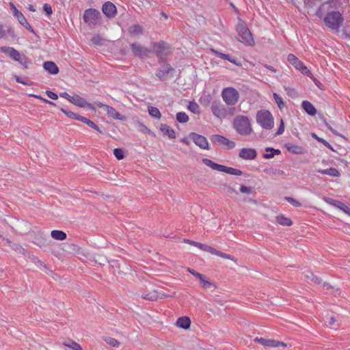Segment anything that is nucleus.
Segmentation results:
<instances>
[{"label":"nucleus","mask_w":350,"mask_h":350,"mask_svg":"<svg viewBox=\"0 0 350 350\" xmlns=\"http://www.w3.org/2000/svg\"><path fill=\"white\" fill-rule=\"evenodd\" d=\"M25 228L26 239L36 245L42 247L48 245V240L44 237L43 233L36 226L31 227V224L26 221L23 228Z\"/></svg>","instance_id":"nucleus-1"},{"label":"nucleus","mask_w":350,"mask_h":350,"mask_svg":"<svg viewBox=\"0 0 350 350\" xmlns=\"http://www.w3.org/2000/svg\"><path fill=\"white\" fill-rule=\"evenodd\" d=\"M233 128L237 133L243 137L250 136L253 132L250 120L247 116L239 115L232 122Z\"/></svg>","instance_id":"nucleus-2"},{"label":"nucleus","mask_w":350,"mask_h":350,"mask_svg":"<svg viewBox=\"0 0 350 350\" xmlns=\"http://www.w3.org/2000/svg\"><path fill=\"white\" fill-rule=\"evenodd\" d=\"M202 162L204 165L210 167L213 170L219 172H222L227 173L228 174L235 176H241L243 174V172L241 171L240 170L216 163L208 159H203Z\"/></svg>","instance_id":"nucleus-3"},{"label":"nucleus","mask_w":350,"mask_h":350,"mask_svg":"<svg viewBox=\"0 0 350 350\" xmlns=\"http://www.w3.org/2000/svg\"><path fill=\"white\" fill-rule=\"evenodd\" d=\"M256 122L263 129L267 130L271 129L274 125L273 116L267 110H261L257 113Z\"/></svg>","instance_id":"nucleus-4"},{"label":"nucleus","mask_w":350,"mask_h":350,"mask_svg":"<svg viewBox=\"0 0 350 350\" xmlns=\"http://www.w3.org/2000/svg\"><path fill=\"white\" fill-rule=\"evenodd\" d=\"M83 18L90 28H94L100 23L101 15L97 10L89 8L85 10Z\"/></svg>","instance_id":"nucleus-5"},{"label":"nucleus","mask_w":350,"mask_h":350,"mask_svg":"<svg viewBox=\"0 0 350 350\" xmlns=\"http://www.w3.org/2000/svg\"><path fill=\"white\" fill-rule=\"evenodd\" d=\"M343 18L339 12H331L324 18V23L329 28L336 30L342 25Z\"/></svg>","instance_id":"nucleus-6"},{"label":"nucleus","mask_w":350,"mask_h":350,"mask_svg":"<svg viewBox=\"0 0 350 350\" xmlns=\"http://www.w3.org/2000/svg\"><path fill=\"white\" fill-rule=\"evenodd\" d=\"M237 31L241 38V41L242 42L250 46L254 44L252 35L244 22L241 21L238 23L237 26Z\"/></svg>","instance_id":"nucleus-7"},{"label":"nucleus","mask_w":350,"mask_h":350,"mask_svg":"<svg viewBox=\"0 0 350 350\" xmlns=\"http://www.w3.org/2000/svg\"><path fill=\"white\" fill-rule=\"evenodd\" d=\"M212 143L223 147L224 149L230 150L235 147V143L220 135H212L210 137Z\"/></svg>","instance_id":"nucleus-8"},{"label":"nucleus","mask_w":350,"mask_h":350,"mask_svg":"<svg viewBox=\"0 0 350 350\" xmlns=\"http://www.w3.org/2000/svg\"><path fill=\"white\" fill-rule=\"evenodd\" d=\"M170 46L163 42L154 43L153 50L160 60L163 59L171 53Z\"/></svg>","instance_id":"nucleus-9"},{"label":"nucleus","mask_w":350,"mask_h":350,"mask_svg":"<svg viewBox=\"0 0 350 350\" xmlns=\"http://www.w3.org/2000/svg\"><path fill=\"white\" fill-rule=\"evenodd\" d=\"M221 96L228 105H233L238 101L239 93L237 89H223Z\"/></svg>","instance_id":"nucleus-10"},{"label":"nucleus","mask_w":350,"mask_h":350,"mask_svg":"<svg viewBox=\"0 0 350 350\" xmlns=\"http://www.w3.org/2000/svg\"><path fill=\"white\" fill-rule=\"evenodd\" d=\"M94 104L96 105L98 107L103 108L104 109V111L107 113V114L109 116L113 118V119L120 120H124L125 119V118L123 116H122L113 107H112L109 105L103 104L98 101H95Z\"/></svg>","instance_id":"nucleus-11"},{"label":"nucleus","mask_w":350,"mask_h":350,"mask_svg":"<svg viewBox=\"0 0 350 350\" xmlns=\"http://www.w3.org/2000/svg\"><path fill=\"white\" fill-rule=\"evenodd\" d=\"M175 70L170 64H163L161 69L157 73V76L161 80H167L168 78H172L174 77V73Z\"/></svg>","instance_id":"nucleus-12"},{"label":"nucleus","mask_w":350,"mask_h":350,"mask_svg":"<svg viewBox=\"0 0 350 350\" xmlns=\"http://www.w3.org/2000/svg\"><path fill=\"white\" fill-rule=\"evenodd\" d=\"M211 109L213 113L219 119H224L227 116V111L226 108L219 102H213Z\"/></svg>","instance_id":"nucleus-13"},{"label":"nucleus","mask_w":350,"mask_h":350,"mask_svg":"<svg viewBox=\"0 0 350 350\" xmlns=\"http://www.w3.org/2000/svg\"><path fill=\"white\" fill-rule=\"evenodd\" d=\"M68 100L72 104L79 107H83L85 106H87L90 109H95L92 104L88 103L84 98H81L80 96L77 94L69 96V98H68Z\"/></svg>","instance_id":"nucleus-14"},{"label":"nucleus","mask_w":350,"mask_h":350,"mask_svg":"<svg viewBox=\"0 0 350 350\" xmlns=\"http://www.w3.org/2000/svg\"><path fill=\"white\" fill-rule=\"evenodd\" d=\"M189 137L202 149H208V142L205 137L196 133H191Z\"/></svg>","instance_id":"nucleus-15"},{"label":"nucleus","mask_w":350,"mask_h":350,"mask_svg":"<svg viewBox=\"0 0 350 350\" xmlns=\"http://www.w3.org/2000/svg\"><path fill=\"white\" fill-rule=\"evenodd\" d=\"M131 47L133 54L135 56L139 57L140 58L147 57L148 54L150 53V51L149 49L140 45L138 43H133L131 45Z\"/></svg>","instance_id":"nucleus-16"},{"label":"nucleus","mask_w":350,"mask_h":350,"mask_svg":"<svg viewBox=\"0 0 350 350\" xmlns=\"http://www.w3.org/2000/svg\"><path fill=\"white\" fill-rule=\"evenodd\" d=\"M324 200L329 204L336 206L343 211L345 213L350 216V208L343 202L329 198H325Z\"/></svg>","instance_id":"nucleus-17"},{"label":"nucleus","mask_w":350,"mask_h":350,"mask_svg":"<svg viewBox=\"0 0 350 350\" xmlns=\"http://www.w3.org/2000/svg\"><path fill=\"white\" fill-rule=\"evenodd\" d=\"M239 157L245 160H253L257 157L256 150L254 148H242L239 154Z\"/></svg>","instance_id":"nucleus-18"},{"label":"nucleus","mask_w":350,"mask_h":350,"mask_svg":"<svg viewBox=\"0 0 350 350\" xmlns=\"http://www.w3.org/2000/svg\"><path fill=\"white\" fill-rule=\"evenodd\" d=\"M103 12L109 18H112L116 14V7L111 2H105L102 7Z\"/></svg>","instance_id":"nucleus-19"},{"label":"nucleus","mask_w":350,"mask_h":350,"mask_svg":"<svg viewBox=\"0 0 350 350\" xmlns=\"http://www.w3.org/2000/svg\"><path fill=\"white\" fill-rule=\"evenodd\" d=\"M338 5V3L335 0H329L325 3H323L317 10L316 14L321 18L323 16L324 12L326 9H329V8H336Z\"/></svg>","instance_id":"nucleus-20"},{"label":"nucleus","mask_w":350,"mask_h":350,"mask_svg":"<svg viewBox=\"0 0 350 350\" xmlns=\"http://www.w3.org/2000/svg\"><path fill=\"white\" fill-rule=\"evenodd\" d=\"M0 52H2L8 55H9L11 58L16 61H20L21 55L20 53L15 50L14 49L9 46H2L0 47Z\"/></svg>","instance_id":"nucleus-21"},{"label":"nucleus","mask_w":350,"mask_h":350,"mask_svg":"<svg viewBox=\"0 0 350 350\" xmlns=\"http://www.w3.org/2000/svg\"><path fill=\"white\" fill-rule=\"evenodd\" d=\"M62 250L68 254H79L80 253V247L76 244L71 243H65L63 244Z\"/></svg>","instance_id":"nucleus-22"},{"label":"nucleus","mask_w":350,"mask_h":350,"mask_svg":"<svg viewBox=\"0 0 350 350\" xmlns=\"http://www.w3.org/2000/svg\"><path fill=\"white\" fill-rule=\"evenodd\" d=\"M285 147L288 152L295 154H303L306 152L305 148L301 146L288 143L285 144Z\"/></svg>","instance_id":"nucleus-23"},{"label":"nucleus","mask_w":350,"mask_h":350,"mask_svg":"<svg viewBox=\"0 0 350 350\" xmlns=\"http://www.w3.org/2000/svg\"><path fill=\"white\" fill-rule=\"evenodd\" d=\"M160 130L163 135H167L170 139L176 138V133L170 126L165 124H161L160 125Z\"/></svg>","instance_id":"nucleus-24"},{"label":"nucleus","mask_w":350,"mask_h":350,"mask_svg":"<svg viewBox=\"0 0 350 350\" xmlns=\"http://www.w3.org/2000/svg\"><path fill=\"white\" fill-rule=\"evenodd\" d=\"M45 70L52 75H56L59 72L57 66L53 62H46L43 64Z\"/></svg>","instance_id":"nucleus-25"},{"label":"nucleus","mask_w":350,"mask_h":350,"mask_svg":"<svg viewBox=\"0 0 350 350\" xmlns=\"http://www.w3.org/2000/svg\"><path fill=\"white\" fill-rule=\"evenodd\" d=\"M176 324L180 328L187 329L190 327L191 320L187 317H181L178 319Z\"/></svg>","instance_id":"nucleus-26"},{"label":"nucleus","mask_w":350,"mask_h":350,"mask_svg":"<svg viewBox=\"0 0 350 350\" xmlns=\"http://www.w3.org/2000/svg\"><path fill=\"white\" fill-rule=\"evenodd\" d=\"M301 107L310 116H314L317 113L315 107L308 100H304L301 103Z\"/></svg>","instance_id":"nucleus-27"},{"label":"nucleus","mask_w":350,"mask_h":350,"mask_svg":"<svg viewBox=\"0 0 350 350\" xmlns=\"http://www.w3.org/2000/svg\"><path fill=\"white\" fill-rule=\"evenodd\" d=\"M317 172L321 174H326L332 177H339L340 176L338 170L334 167H330L325 170H317Z\"/></svg>","instance_id":"nucleus-28"},{"label":"nucleus","mask_w":350,"mask_h":350,"mask_svg":"<svg viewBox=\"0 0 350 350\" xmlns=\"http://www.w3.org/2000/svg\"><path fill=\"white\" fill-rule=\"evenodd\" d=\"M254 341L257 343H260L264 347H273V345L275 344H277L275 342V340H271V339H265L263 338H255L254 339Z\"/></svg>","instance_id":"nucleus-29"},{"label":"nucleus","mask_w":350,"mask_h":350,"mask_svg":"<svg viewBox=\"0 0 350 350\" xmlns=\"http://www.w3.org/2000/svg\"><path fill=\"white\" fill-rule=\"evenodd\" d=\"M159 293L157 291H152L147 294H142L141 297L144 299L154 301L159 299Z\"/></svg>","instance_id":"nucleus-30"},{"label":"nucleus","mask_w":350,"mask_h":350,"mask_svg":"<svg viewBox=\"0 0 350 350\" xmlns=\"http://www.w3.org/2000/svg\"><path fill=\"white\" fill-rule=\"evenodd\" d=\"M288 61L293 65L296 69H299L304 64L298 59V58L293 54H289L287 57Z\"/></svg>","instance_id":"nucleus-31"},{"label":"nucleus","mask_w":350,"mask_h":350,"mask_svg":"<svg viewBox=\"0 0 350 350\" xmlns=\"http://www.w3.org/2000/svg\"><path fill=\"white\" fill-rule=\"evenodd\" d=\"M265 151L267 153L263 154L265 159H271L275 154H280L281 153L279 149H275L273 148H266Z\"/></svg>","instance_id":"nucleus-32"},{"label":"nucleus","mask_w":350,"mask_h":350,"mask_svg":"<svg viewBox=\"0 0 350 350\" xmlns=\"http://www.w3.org/2000/svg\"><path fill=\"white\" fill-rule=\"evenodd\" d=\"M51 235L53 239L59 240V241H63L66 239V234L62 230H52Z\"/></svg>","instance_id":"nucleus-33"},{"label":"nucleus","mask_w":350,"mask_h":350,"mask_svg":"<svg viewBox=\"0 0 350 350\" xmlns=\"http://www.w3.org/2000/svg\"><path fill=\"white\" fill-rule=\"evenodd\" d=\"M60 110L61 111H62L67 117L70 118H72V119H75V120H79V121H81V118H83L82 116L79 115V114H77V113H75L71 111H69L68 109H66L64 108H60Z\"/></svg>","instance_id":"nucleus-34"},{"label":"nucleus","mask_w":350,"mask_h":350,"mask_svg":"<svg viewBox=\"0 0 350 350\" xmlns=\"http://www.w3.org/2000/svg\"><path fill=\"white\" fill-rule=\"evenodd\" d=\"M199 280L201 284V287L204 289H208L211 287H214V288L216 287L215 285L213 283H212L211 281L208 280L206 279V277L204 276V275H202V278L199 279Z\"/></svg>","instance_id":"nucleus-35"},{"label":"nucleus","mask_w":350,"mask_h":350,"mask_svg":"<svg viewBox=\"0 0 350 350\" xmlns=\"http://www.w3.org/2000/svg\"><path fill=\"white\" fill-rule=\"evenodd\" d=\"M129 31L132 35H142L143 33V28L139 25H133L129 27Z\"/></svg>","instance_id":"nucleus-36"},{"label":"nucleus","mask_w":350,"mask_h":350,"mask_svg":"<svg viewBox=\"0 0 350 350\" xmlns=\"http://www.w3.org/2000/svg\"><path fill=\"white\" fill-rule=\"evenodd\" d=\"M81 122L86 124L90 127L98 131L99 133H103V131L100 130L98 126H97L93 121L90 120V119H88L87 118L83 116V118H81Z\"/></svg>","instance_id":"nucleus-37"},{"label":"nucleus","mask_w":350,"mask_h":350,"mask_svg":"<svg viewBox=\"0 0 350 350\" xmlns=\"http://www.w3.org/2000/svg\"><path fill=\"white\" fill-rule=\"evenodd\" d=\"M276 220L278 223L282 226H290L292 225V221L289 218L285 217L283 215L278 216L276 217Z\"/></svg>","instance_id":"nucleus-38"},{"label":"nucleus","mask_w":350,"mask_h":350,"mask_svg":"<svg viewBox=\"0 0 350 350\" xmlns=\"http://www.w3.org/2000/svg\"><path fill=\"white\" fill-rule=\"evenodd\" d=\"M265 173L269 176H283L284 172L279 169L269 168L265 170Z\"/></svg>","instance_id":"nucleus-39"},{"label":"nucleus","mask_w":350,"mask_h":350,"mask_svg":"<svg viewBox=\"0 0 350 350\" xmlns=\"http://www.w3.org/2000/svg\"><path fill=\"white\" fill-rule=\"evenodd\" d=\"M311 135L313 138L317 139L318 142L322 143L325 147L328 148L331 150L334 151L333 147L330 145L329 142H327L326 140L323 139V138L319 137L316 133H311Z\"/></svg>","instance_id":"nucleus-40"},{"label":"nucleus","mask_w":350,"mask_h":350,"mask_svg":"<svg viewBox=\"0 0 350 350\" xmlns=\"http://www.w3.org/2000/svg\"><path fill=\"white\" fill-rule=\"evenodd\" d=\"M91 41L92 43L96 46H102L104 44L105 39L103 38L99 35H94Z\"/></svg>","instance_id":"nucleus-41"},{"label":"nucleus","mask_w":350,"mask_h":350,"mask_svg":"<svg viewBox=\"0 0 350 350\" xmlns=\"http://www.w3.org/2000/svg\"><path fill=\"white\" fill-rule=\"evenodd\" d=\"M176 120L180 123H186L189 121V116L185 112L176 113Z\"/></svg>","instance_id":"nucleus-42"},{"label":"nucleus","mask_w":350,"mask_h":350,"mask_svg":"<svg viewBox=\"0 0 350 350\" xmlns=\"http://www.w3.org/2000/svg\"><path fill=\"white\" fill-rule=\"evenodd\" d=\"M64 345L66 347H68L72 349V350H83L81 347L78 343H77L72 340H69L68 342H66L64 343Z\"/></svg>","instance_id":"nucleus-43"},{"label":"nucleus","mask_w":350,"mask_h":350,"mask_svg":"<svg viewBox=\"0 0 350 350\" xmlns=\"http://www.w3.org/2000/svg\"><path fill=\"white\" fill-rule=\"evenodd\" d=\"M187 108L193 113H200V106L195 102H189Z\"/></svg>","instance_id":"nucleus-44"},{"label":"nucleus","mask_w":350,"mask_h":350,"mask_svg":"<svg viewBox=\"0 0 350 350\" xmlns=\"http://www.w3.org/2000/svg\"><path fill=\"white\" fill-rule=\"evenodd\" d=\"M148 113L149 114L156 118H160L161 114L159 110L154 107H148Z\"/></svg>","instance_id":"nucleus-45"},{"label":"nucleus","mask_w":350,"mask_h":350,"mask_svg":"<svg viewBox=\"0 0 350 350\" xmlns=\"http://www.w3.org/2000/svg\"><path fill=\"white\" fill-rule=\"evenodd\" d=\"M215 255L220 256V257H221L223 258H226V259H228V260L236 261V259L234 258V256H231L230 254L221 252L218 251L217 250H216V253H215Z\"/></svg>","instance_id":"nucleus-46"},{"label":"nucleus","mask_w":350,"mask_h":350,"mask_svg":"<svg viewBox=\"0 0 350 350\" xmlns=\"http://www.w3.org/2000/svg\"><path fill=\"white\" fill-rule=\"evenodd\" d=\"M113 154L118 160L123 159L124 157V151L121 148H115L113 150Z\"/></svg>","instance_id":"nucleus-47"},{"label":"nucleus","mask_w":350,"mask_h":350,"mask_svg":"<svg viewBox=\"0 0 350 350\" xmlns=\"http://www.w3.org/2000/svg\"><path fill=\"white\" fill-rule=\"evenodd\" d=\"M105 341L111 347H118L119 345V342L116 340L115 338H111V337H106L105 338Z\"/></svg>","instance_id":"nucleus-48"},{"label":"nucleus","mask_w":350,"mask_h":350,"mask_svg":"<svg viewBox=\"0 0 350 350\" xmlns=\"http://www.w3.org/2000/svg\"><path fill=\"white\" fill-rule=\"evenodd\" d=\"M200 250L204 252L211 253L212 254H215V253H216V249L206 244H202Z\"/></svg>","instance_id":"nucleus-49"},{"label":"nucleus","mask_w":350,"mask_h":350,"mask_svg":"<svg viewBox=\"0 0 350 350\" xmlns=\"http://www.w3.org/2000/svg\"><path fill=\"white\" fill-rule=\"evenodd\" d=\"M321 120L323 121V122L325 124V125L327 126V128L334 135H338V136H342L341 135H340L335 129H334L329 124V123L327 122V120L324 117H321Z\"/></svg>","instance_id":"nucleus-50"},{"label":"nucleus","mask_w":350,"mask_h":350,"mask_svg":"<svg viewBox=\"0 0 350 350\" xmlns=\"http://www.w3.org/2000/svg\"><path fill=\"white\" fill-rule=\"evenodd\" d=\"M273 97L275 98V102L280 109H282L284 106V103L283 102L282 98L279 96L276 93H273Z\"/></svg>","instance_id":"nucleus-51"},{"label":"nucleus","mask_w":350,"mask_h":350,"mask_svg":"<svg viewBox=\"0 0 350 350\" xmlns=\"http://www.w3.org/2000/svg\"><path fill=\"white\" fill-rule=\"evenodd\" d=\"M211 51L213 52L215 55H217L218 57H219L221 59H226V60L230 59V56L228 54H224V53H220L215 49H211Z\"/></svg>","instance_id":"nucleus-52"},{"label":"nucleus","mask_w":350,"mask_h":350,"mask_svg":"<svg viewBox=\"0 0 350 350\" xmlns=\"http://www.w3.org/2000/svg\"><path fill=\"white\" fill-rule=\"evenodd\" d=\"M224 189L230 195V194L238 195V192L234 188H232V187H230L228 185H224Z\"/></svg>","instance_id":"nucleus-53"},{"label":"nucleus","mask_w":350,"mask_h":350,"mask_svg":"<svg viewBox=\"0 0 350 350\" xmlns=\"http://www.w3.org/2000/svg\"><path fill=\"white\" fill-rule=\"evenodd\" d=\"M286 200L291 204H292L293 206H295V207H299L301 206V203L299 202L297 200H296L295 199H294L293 198H291V197H286Z\"/></svg>","instance_id":"nucleus-54"},{"label":"nucleus","mask_w":350,"mask_h":350,"mask_svg":"<svg viewBox=\"0 0 350 350\" xmlns=\"http://www.w3.org/2000/svg\"><path fill=\"white\" fill-rule=\"evenodd\" d=\"M284 122L283 119H281L280 126L278 128V131L274 135V136L280 135L284 133Z\"/></svg>","instance_id":"nucleus-55"},{"label":"nucleus","mask_w":350,"mask_h":350,"mask_svg":"<svg viewBox=\"0 0 350 350\" xmlns=\"http://www.w3.org/2000/svg\"><path fill=\"white\" fill-rule=\"evenodd\" d=\"M298 70L299 71H301V72L304 75H306V76L312 75L310 71L307 68L306 66H304V64H303Z\"/></svg>","instance_id":"nucleus-56"},{"label":"nucleus","mask_w":350,"mask_h":350,"mask_svg":"<svg viewBox=\"0 0 350 350\" xmlns=\"http://www.w3.org/2000/svg\"><path fill=\"white\" fill-rule=\"evenodd\" d=\"M298 70L299 71H301V72L304 75H306V76L312 75L310 71L307 68L306 66H304V64H303Z\"/></svg>","instance_id":"nucleus-57"},{"label":"nucleus","mask_w":350,"mask_h":350,"mask_svg":"<svg viewBox=\"0 0 350 350\" xmlns=\"http://www.w3.org/2000/svg\"><path fill=\"white\" fill-rule=\"evenodd\" d=\"M43 10L47 14L48 16H51L53 13L51 6L48 3L44 4Z\"/></svg>","instance_id":"nucleus-58"},{"label":"nucleus","mask_w":350,"mask_h":350,"mask_svg":"<svg viewBox=\"0 0 350 350\" xmlns=\"http://www.w3.org/2000/svg\"><path fill=\"white\" fill-rule=\"evenodd\" d=\"M240 191L241 193H252V189L250 187H247V186H245V185H241L240 187Z\"/></svg>","instance_id":"nucleus-59"},{"label":"nucleus","mask_w":350,"mask_h":350,"mask_svg":"<svg viewBox=\"0 0 350 350\" xmlns=\"http://www.w3.org/2000/svg\"><path fill=\"white\" fill-rule=\"evenodd\" d=\"M10 5L12 12L13 13V14L15 16L17 17L18 19H19V16H18L19 12L18 11L17 8L15 7V5L12 3H10ZM18 21H19L20 23H21V21L20 20H18Z\"/></svg>","instance_id":"nucleus-60"},{"label":"nucleus","mask_w":350,"mask_h":350,"mask_svg":"<svg viewBox=\"0 0 350 350\" xmlns=\"http://www.w3.org/2000/svg\"><path fill=\"white\" fill-rule=\"evenodd\" d=\"M188 271H189L191 274H192L193 276H195L196 278H197L198 280L202 278V274H201L200 273L197 272V271H195L194 269H191V268H188Z\"/></svg>","instance_id":"nucleus-61"},{"label":"nucleus","mask_w":350,"mask_h":350,"mask_svg":"<svg viewBox=\"0 0 350 350\" xmlns=\"http://www.w3.org/2000/svg\"><path fill=\"white\" fill-rule=\"evenodd\" d=\"M23 27H25L27 29H28L29 31H31L32 33H34L33 28L31 27V25L28 23L27 20L23 17Z\"/></svg>","instance_id":"nucleus-62"},{"label":"nucleus","mask_w":350,"mask_h":350,"mask_svg":"<svg viewBox=\"0 0 350 350\" xmlns=\"http://www.w3.org/2000/svg\"><path fill=\"white\" fill-rule=\"evenodd\" d=\"M140 131L143 133H148L152 136H155L154 133H152L146 126L145 125H141Z\"/></svg>","instance_id":"nucleus-63"},{"label":"nucleus","mask_w":350,"mask_h":350,"mask_svg":"<svg viewBox=\"0 0 350 350\" xmlns=\"http://www.w3.org/2000/svg\"><path fill=\"white\" fill-rule=\"evenodd\" d=\"M46 94H47V96H49V98H51V99H53V100H55V99H57V97H58L57 94H55V93H54V92H51V91H49V90H47V91L46 92Z\"/></svg>","instance_id":"nucleus-64"}]
</instances>
